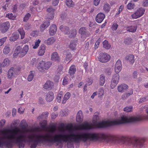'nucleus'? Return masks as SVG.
<instances>
[{"instance_id":"obj_57","label":"nucleus","mask_w":148,"mask_h":148,"mask_svg":"<svg viewBox=\"0 0 148 148\" xmlns=\"http://www.w3.org/2000/svg\"><path fill=\"white\" fill-rule=\"evenodd\" d=\"M100 40L99 39H98L97 41L95 43V49H96L99 46V44L100 43Z\"/></svg>"},{"instance_id":"obj_34","label":"nucleus","mask_w":148,"mask_h":148,"mask_svg":"<svg viewBox=\"0 0 148 148\" xmlns=\"http://www.w3.org/2000/svg\"><path fill=\"white\" fill-rule=\"evenodd\" d=\"M18 38V35L16 33H14L10 38V40L14 41L16 40Z\"/></svg>"},{"instance_id":"obj_48","label":"nucleus","mask_w":148,"mask_h":148,"mask_svg":"<svg viewBox=\"0 0 148 148\" xmlns=\"http://www.w3.org/2000/svg\"><path fill=\"white\" fill-rule=\"evenodd\" d=\"M118 25L116 23H113L112 26L111 27L112 29V30H116L117 29L118 27Z\"/></svg>"},{"instance_id":"obj_60","label":"nucleus","mask_w":148,"mask_h":148,"mask_svg":"<svg viewBox=\"0 0 148 148\" xmlns=\"http://www.w3.org/2000/svg\"><path fill=\"white\" fill-rule=\"evenodd\" d=\"M59 0H54L53 1L52 3L53 5L54 6L57 5L59 3Z\"/></svg>"},{"instance_id":"obj_21","label":"nucleus","mask_w":148,"mask_h":148,"mask_svg":"<svg viewBox=\"0 0 148 148\" xmlns=\"http://www.w3.org/2000/svg\"><path fill=\"white\" fill-rule=\"evenodd\" d=\"M76 71V68L74 65H71L69 70V73L72 77H73V75L75 74Z\"/></svg>"},{"instance_id":"obj_51","label":"nucleus","mask_w":148,"mask_h":148,"mask_svg":"<svg viewBox=\"0 0 148 148\" xmlns=\"http://www.w3.org/2000/svg\"><path fill=\"white\" fill-rule=\"evenodd\" d=\"M147 100H148V97L147 96L145 97H143L140 99L139 102L140 103H142L143 102H145Z\"/></svg>"},{"instance_id":"obj_61","label":"nucleus","mask_w":148,"mask_h":148,"mask_svg":"<svg viewBox=\"0 0 148 148\" xmlns=\"http://www.w3.org/2000/svg\"><path fill=\"white\" fill-rule=\"evenodd\" d=\"M58 114L52 113L51 115V118L52 119H54L58 116Z\"/></svg>"},{"instance_id":"obj_42","label":"nucleus","mask_w":148,"mask_h":148,"mask_svg":"<svg viewBox=\"0 0 148 148\" xmlns=\"http://www.w3.org/2000/svg\"><path fill=\"white\" fill-rule=\"evenodd\" d=\"M134 4L132 3H129L127 5V8L129 10L133 9L134 8Z\"/></svg>"},{"instance_id":"obj_6","label":"nucleus","mask_w":148,"mask_h":148,"mask_svg":"<svg viewBox=\"0 0 148 148\" xmlns=\"http://www.w3.org/2000/svg\"><path fill=\"white\" fill-rule=\"evenodd\" d=\"M110 58V56L107 53H100L98 57L99 61L102 63L108 62Z\"/></svg>"},{"instance_id":"obj_59","label":"nucleus","mask_w":148,"mask_h":148,"mask_svg":"<svg viewBox=\"0 0 148 148\" xmlns=\"http://www.w3.org/2000/svg\"><path fill=\"white\" fill-rule=\"evenodd\" d=\"M123 8V6L122 5H121L119 8V11L118 12L116 13V15H117L119 14L120 13V12L122 11Z\"/></svg>"},{"instance_id":"obj_10","label":"nucleus","mask_w":148,"mask_h":148,"mask_svg":"<svg viewBox=\"0 0 148 148\" xmlns=\"http://www.w3.org/2000/svg\"><path fill=\"white\" fill-rule=\"evenodd\" d=\"M105 17V14L103 13H99L96 17V21L98 23H101L103 21Z\"/></svg>"},{"instance_id":"obj_9","label":"nucleus","mask_w":148,"mask_h":148,"mask_svg":"<svg viewBox=\"0 0 148 148\" xmlns=\"http://www.w3.org/2000/svg\"><path fill=\"white\" fill-rule=\"evenodd\" d=\"M10 23L7 21L1 24L0 25V30L3 33L6 32L10 27Z\"/></svg>"},{"instance_id":"obj_32","label":"nucleus","mask_w":148,"mask_h":148,"mask_svg":"<svg viewBox=\"0 0 148 148\" xmlns=\"http://www.w3.org/2000/svg\"><path fill=\"white\" fill-rule=\"evenodd\" d=\"M110 5L107 3H105L103 6V10L106 12H108L110 10Z\"/></svg>"},{"instance_id":"obj_50","label":"nucleus","mask_w":148,"mask_h":148,"mask_svg":"<svg viewBox=\"0 0 148 148\" xmlns=\"http://www.w3.org/2000/svg\"><path fill=\"white\" fill-rule=\"evenodd\" d=\"M7 39V37H4L0 39V46H2Z\"/></svg>"},{"instance_id":"obj_28","label":"nucleus","mask_w":148,"mask_h":148,"mask_svg":"<svg viewBox=\"0 0 148 148\" xmlns=\"http://www.w3.org/2000/svg\"><path fill=\"white\" fill-rule=\"evenodd\" d=\"M79 33L81 34V35L83 36H87V35H89V34H88L87 35L86 34V30L84 27H82L80 28L79 30Z\"/></svg>"},{"instance_id":"obj_49","label":"nucleus","mask_w":148,"mask_h":148,"mask_svg":"<svg viewBox=\"0 0 148 148\" xmlns=\"http://www.w3.org/2000/svg\"><path fill=\"white\" fill-rule=\"evenodd\" d=\"M54 17L53 14L51 13H49L47 15V18L48 19H52Z\"/></svg>"},{"instance_id":"obj_52","label":"nucleus","mask_w":148,"mask_h":148,"mask_svg":"<svg viewBox=\"0 0 148 148\" xmlns=\"http://www.w3.org/2000/svg\"><path fill=\"white\" fill-rule=\"evenodd\" d=\"M63 69V67L62 66H61V65L59 66L57 69V71H58V73L60 74L62 73V71Z\"/></svg>"},{"instance_id":"obj_27","label":"nucleus","mask_w":148,"mask_h":148,"mask_svg":"<svg viewBox=\"0 0 148 148\" xmlns=\"http://www.w3.org/2000/svg\"><path fill=\"white\" fill-rule=\"evenodd\" d=\"M71 96L70 93L69 92H66L64 96V98L62 101V103L64 104L66 103L67 100Z\"/></svg>"},{"instance_id":"obj_44","label":"nucleus","mask_w":148,"mask_h":148,"mask_svg":"<svg viewBox=\"0 0 148 148\" xmlns=\"http://www.w3.org/2000/svg\"><path fill=\"white\" fill-rule=\"evenodd\" d=\"M31 14L29 13H28L27 14H26V15H25L24 17L23 18V21L24 22H27Z\"/></svg>"},{"instance_id":"obj_62","label":"nucleus","mask_w":148,"mask_h":148,"mask_svg":"<svg viewBox=\"0 0 148 148\" xmlns=\"http://www.w3.org/2000/svg\"><path fill=\"white\" fill-rule=\"evenodd\" d=\"M100 0H94V3L95 6L98 5L100 2Z\"/></svg>"},{"instance_id":"obj_54","label":"nucleus","mask_w":148,"mask_h":148,"mask_svg":"<svg viewBox=\"0 0 148 148\" xmlns=\"http://www.w3.org/2000/svg\"><path fill=\"white\" fill-rule=\"evenodd\" d=\"M28 3H21L20 5V7L21 8L23 9L25 8L27 5Z\"/></svg>"},{"instance_id":"obj_43","label":"nucleus","mask_w":148,"mask_h":148,"mask_svg":"<svg viewBox=\"0 0 148 148\" xmlns=\"http://www.w3.org/2000/svg\"><path fill=\"white\" fill-rule=\"evenodd\" d=\"M30 73L29 75L27 78V80L29 81H32L34 75L33 71H30Z\"/></svg>"},{"instance_id":"obj_37","label":"nucleus","mask_w":148,"mask_h":148,"mask_svg":"<svg viewBox=\"0 0 148 148\" xmlns=\"http://www.w3.org/2000/svg\"><path fill=\"white\" fill-rule=\"evenodd\" d=\"M49 114V113L48 112H43L41 115L39 116L38 117V119H46L48 117Z\"/></svg>"},{"instance_id":"obj_53","label":"nucleus","mask_w":148,"mask_h":148,"mask_svg":"<svg viewBox=\"0 0 148 148\" xmlns=\"http://www.w3.org/2000/svg\"><path fill=\"white\" fill-rule=\"evenodd\" d=\"M71 57L72 55L70 53H68L66 55V60L67 61L71 60Z\"/></svg>"},{"instance_id":"obj_35","label":"nucleus","mask_w":148,"mask_h":148,"mask_svg":"<svg viewBox=\"0 0 148 148\" xmlns=\"http://www.w3.org/2000/svg\"><path fill=\"white\" fill-rule=\"evenodd\" d=\"M10 61L8 58H5L4 59L3 62L1 64V66L4 67L5 66H8L9 65Z\"/></svg>"},{"instance_id":"obj_17","label":"nucleus","mask_w":148,"mask_h":148,"mask_svg":"<svg viewBox=\"0 0 148 148\" xmlns=\"http://www.w3.org/2000/svg\"><path fill=\"white\" fill-rule=\"evenodd\" d=\"M128 86L126 84H123L118 86L117 87V89L119 92H123L125 90L127 89Z\"/></svg>"},{"instance_id":"obj_1","label":"nucleus","mask_w":148,"mask_h":148,"mask_svg":"<svg viewBox=\"0 0 148 148\" xmlns=\"http://www.w3.org/2000/svg\"><path fill=\"white\" fill-rule=\"evenodd\" d=\"M99 118L98 115L95 114L94 115L93 118V123L86 122H84L76 127L75 129L77 130H78L91 129L95 128H101L126 123H135L141 120V118L140 117L133 116H123L121 120L97 122V121Z\"/></svg>"},{"instance_id":"obj_16","label":"nucleus","mask_w":148,"mask_h":148,"mask_svg":"<svg viewBox=\"0 0 148 148\" xmlns=\"http://www.w3.org/2000/svg\"><path fill=\"white\" fill-rule=\"evenodd\" d=\"M50 24V22L49 21H45L40 26V30L42 32H43Z\"/></svg>"},{"instance_id":"obj_24","label":"nucleus","mask_w":148,"mask_h":148,"mask_svg":"<svg viewBox=\"0 0 148 148\" xmlns=\"http://www.w3.org/2000/svg\"><path fill=\"white\" fill-rule=\"evenodd\" d=\"M77 34L76 30L75 29L71 30V32H69L68 34L69 37L70 38H73L75 37Z\"/></svg>"},{"instance_id":"obj_47","label":"nucleus","mask_w":148,"mask_h":148,"mask_svg":"<svg viewBox=\"0 0 148 148\" xmlns=\"http://www.w3.org/2000/svg\"><path fill=\"white\" fill-rule=\"evenodd\" d=\"M41 40L39 39L37 41H36L35 45L33 47V48L34 49H36L39 46V44L40 43Z\"/></svg>"},{"instance_id":"obj_31","label":"nucleus","mask_w":148,"mask_h":148,"mask_svg":"<svg viewBox=\"0 0 148 148\" xmlns=\"http://www.w3.org/2000/svg\"><path fill=\"white\" fill-rule=\"evenodd\" d=\"M103 47L106 49H109L111 47L110 45L108 43V41L105 40L103 42Z\"/></svg>"},{"instance_id":"obj_63","label":"nucleus","mask_w":148,"mask_h":148,"mask_svg":"<svg viewBox=\"0 0 148 148\" xmlns=\"http://www.w3.org/2000/svg\"><path fill=\"white\" fill-rule=\"evenodd\" d=\"M62 97V96H61L60 94H58L57 98V101L58 102L60 103L61 102Z\"/></svg>"},{"instance_id":"obj_38","label":"nucleus","mask_w":148,"mask_h":148,"mask_svg":"<svg viewBox=\"0 0 148 148\" xmlns=\"http://www.w3.org/2000/svg\"><path fill=\"white\" fill-rule=\"evenodd\" d=\"M124 43L126 45H129L132 43V38L130 37L124 39Z\"/></svg>"},{"instance_id":"obj_15","label":"nucleus","mask_w":148,"mask_h":148,"mask_svg":"<svg viewBox=\"0 0 148 148\" xmlns=\"http://www.w3.org/2000/svg\"><path fill=\"white\" fill-rule=\"evenodd\" d=\"M134 56L133 55L130 54L125 57V60L130 64H132L134 62Z\"/></svg>"},{"instance_id":"obj_30","label":"nucleus","mask_w":148,"mask_h":148,"mask_svg":"<svg viewBox=\"0 0 148 148\" xmlns=\"http://www.w3.org/2000/svg\"><path fill=\"white\" fill-rule=\"evenodd\" d=\"M10 45H7L5 46L3 50V53L5 54H8L10 52Z\"/></svg>"},{"instance_id":"obj_58","label":"nucleus","mask_w":148,"mask_h":148,"mask_svg":"<svg viewBox=\"0 0 148 148\" xmlns=\"http://www.w3.org/2000/svg\"><path fill=\"white\" fill-rule=\"evenodd\" d=\"M143 5L144 6L146 7L148 6V0H143Z\"/></svg>"},{"instance_id":"obj_26","label":"nucleus","mask_w":148,"mask_h":148,"mask_svg":"<svg viewBox=\"0 0 148 148\" xmlns=\"http://www.w3.org/2000/svg\"><path fill=\"white\" fill-rule=\"evenodd\" d=\"M137 28L136 25L129 26L127 27V31L130 32H134L136 31Z\"/></svg>"},{"instance_id":"obj_22","label":"nucleus","mask_w":148,"mask_h":148,"mask_svg":"<svg viewBox=\"0 0 148 148\" xmlns=\"http://www.w3.org/2000/svg\"><path fill=\"white\" fill-rule=\"evenodd\" d=\"M60 58L56 52L53 53L51 55V60L53 61H58Z\"/></svg>"},{"instance_id":"obj_7","label":"nucleus","mask_w":148,"mask_h":148,"mask_svg":"<svg viewBox=\"0 0 148 148\" xmlns=\"http://www.w3.org/2000/svg\"><path fill=\"white\" fill-rule=\"evenodd\" d=\"M145 11L144 8H139L131 15V16L133 18H137L142 16L144 14Z\"/></svg>"},{"instance_id":"obj_12","label":"nucleus","mask_w":148,"mask_h":148,"mask_svg":"<svg viewBox=\"0 0 148 148\" xmlns=\"http://www.w3.org/2000/svg\"><path fill=\"white\" fill-rule=\"evenodd\" d=\"M54 99V94L51 91H49L46 95L45 99L48 102L52 101Z\"/></svg>"},{"instance_id":"obj_33","label":"nucleus","mask_w":148,"mask_h":148,"mask_svg":"<svg viewBox=\"0 0 148 148\" xmlns=\"http://www.w3.org/2000/svg\"><path fill=\"white\" fill-rule=\"evenodd\" d=\"M105 76L101 74V75L99 79V84L101 86H103L105 82Z\"/></svg>"},{"instance_id":"obj_39","label":"nucleus","mask_w":148,"mask_h":148,"mask_svg":"<svg viewBox=\"0 0 148 148\" xmlns=\"http://www.w3.org/2000/svg\"><path fill=\"white\" fill-rule=\"evenodd\" d=\"M18 31L21 36V39H23L24 38L25 34L24 30H23V29L22 28L19 29Z\"/></svg>"},{"instance_id":"obj_36","label":"nucleus","mask_w":148,"mask_h":148,"mask_svg":"<svg viewBox=\"0 0 148 148\" xmlns=\"http://www.w3.org/2000/svg\"><path fill=\"white\" fill-rule=\"evenodd\" d=\"M66 4L69 7H73L74 6V3L72 0H66Z\"/></svg>"},{"instance_id":"obj_29","label":"nucleus","mask_w":148,"mask_h":148,"mask_svg":"<svg viewBox=\"0 0 148 148\" xmlns=\"http://www.w3.org/2000/svg\"><path fill=\"white\" fill-rule=\"evenodd\" d=\"M77 42L76 40H73L71 41L69 45V47L72 50L75 49Z\"/></svg>"},{"instance_id":"obj_19","label":"nucleus","mask_w":148,"mask_h":148,"mask_svg":"<svg viewBox=\"0 0 148 148\" xmlns=\"http://www.w3.org/2000/svg\"><path fill=\"white\" fill-rule=\"evenodd\" d=\"M57 31V27L56 25L55 24H53L51 25L49 29V34L50 35L53 36L54 35Z\"/></svg>"},{"instance_id":"obj_55","label":"nucleus","mask_w":148,"mask_h":148,"mask_svg":"<svg viewBox=\"0 0 148 148\" xmlns=\"http://www.w3.org/2000/svg\"><path fill=\"white\" fill-rule=\"evenodd\" d=\"M111 69L110 68H108L106 69L105 70V72L108 75H109L111 74Z\"/></svg>"},{"instance_id":"obj_8","label":"nucleus","mask_w":148,"mask_h":148,"mask_svg":"<svg viewBox=\"0 0 148 148\" xmlns=\"http://www.w3.org/2000/svg\"><path fill=\"white\" fill-rule=\"evenodd\" d=\"M119 75L118 74L114 75L113 76L110 85L111 88H114L118 84L119 79Z\"/></svg>"},{"instance_id":"obj_64","label":"nucleus","mask_w":148,"mask_h":148,"mask_svg":"<svg viewBox=\"0 0 148 148\" xmlns=\"http://www.w3.org/2000/svg\"><path fill=\"white\" fill-rule=\"evenodd\" d=\"M60 114L62 116H66L67 115V113L65 111H62L60 112Z\"/></svg>"},{"instance_id":"obj_41","label":"nucleus","mask_w":148,"mask_h":148,"mask_svg":"<svg viewBox=\"0 0 148 148\" xmlns=\"http://www.w3.org/2000/svg\"><path fill=\"white\" fill-rule=\"evenodd\" d=\"M68 77L69 76H66L64 78L62 82V84L63 85H66L68 83L69 81Z\"/></svg>"},{"instance_id":"obj_14","label":"nucleus","mask_w":148,"mask_h":148,"mask_svg":"<svg viewBox=\"0 0 148 148\" xmlns=\"http://www.w3.org/2000/svg\"><path fill=\"white\" fill-rule=\"evenodd\" d=\"M83 116L82 111L81 110H79L77 114L76 121L77 122L80 123L83 121Z\"/></svg>"},{"instance_id":"obj_20","label":"nucleus","mask_w":148,"mask_h":148,"mask_svg":"<svg viewBox=\"0 0 148 148\" xmlns=\"http://www.w3.org/2000/svg\"><path fill=\"white\" fill-rule=\"evenodd\" d=\"M46 50V46L44 45H41L39 47L38 51V54L40 56H42L44 54Z\"/></svg>"},{"instance_id":"obj_23","label":"nucleus","mask_w":148,"mask_h":148,"mask_svg":"<svg viewBox=\"0 0 148 148\" xmlns=\"http://www.w3.org/2000/svg\"><path fill=\"white\" fill-rule=\"evenodd\" d=\"M56 40V39L53 37H51L45 40V42L47 45H51L55 42Z\"/></svg>"},{"instance_id":"obj_11","label":"nucleus","mask_w":148,"mask_h":148,"mask_svg":"<svg viewBox=\"0 0 148 148\" xmlns=\"http://www.w3.org/2000/svg\"><path fill=\"white\" fill-rule=\"evenodd\" d=\"M122 68V64L121 61L118 60L116 62L115 66L114 69L115 72L116 73H119Z\"/></svg>"},{"instance_id":"obj_45","label":"nucleus","mask_w":148,"mask_h":148,"mask_svg":"<svg viewBox=\"0 0 148 148\" xmlns=\"http://www.w3.org/2000/svg\"><path fill=\"white\" fill-rule=\"evenodd\" d=\"M6 17L10 19L13 20L15 19L16 16L15 15L14 16L11 13L7 14Z\"/></svg>"},{"instance_id":"obj_46","label":"nucleus","mask_w":148,"mask_h":148,"mask_svg":"<svg viewBox=\"0 0 148 148\" xmlns=\"http://www.w3.org/2000/svg\"><path fill=\"white\" fill-rule=\"evenodd\" d=\"M31 27V25L29 23H26L24 25V28L25 30H29Z\"/></svg>"},{"instance_id":"obj_3","label":"nucleus","mask_w":148,"mask_h":148,"mask_svg":"<svg viewBox=\"0 0 148 148\" xmlns=\"http://www.w3.org/2000/svg\"><path fill=\"white\" fill-rule=\"evenodd\" d=\"M20 71L19 68L11 67L8 70L7 73L8 79L11 80L17 77Z\"/></svg>"},{"instance_id":"obj_13","label":"nucleus","mask_w":148,"mask_h":148,"mask_svg":"<svg viewBox=\"0 0 148 148\" xmlns=\"http://www.w3.org/2000/svg\"><path fill=\"white\" fill-rule=\"evenodd\" d=\"M60 29L65 34H67L69 32L70 29L67 26L61 25L60 27Z\"/></svg>"},{"instance_id":"obj_18","label":"nucleus","mask_w":148,"mask_h":148,"mask_svg":"<svg viewBox=\"0 0 148 148\" xmlns=\"http://www.w3.org/2000/svg\"><path fill=\"white\" fill-rule=\"evenodd\" d=\"M53 86V83L50 81H48L43 85V87L45 89H50Z\"/></svg>"},{"instance_id":"obj_4","label":"nucleus","mask_w":148,"mask_h":148,"mask_svg":"<svg viewBox=\"0 0 148 148\" xmlns=\"http://www.w3.org/2000/svg\"><path fill=\"white\" fill-rule=\"evenodd\" d=\"M52 64L50 62H46L44 61H40L38 66V69L39 71L43 72L46 70L48 69Z\"/></svg>"},{"instance_id":"obj_2","label":"nucleus","mask_w":148,"mask_h":148,"mask_svg":"<svg viewBox=\"0 0 148 148\" xmlns=\"http://www.w3.org/2000/svg\"><path fill=\"white\" fill-rule=\"evenodd\" d=\"M145 141L144 138L136 136L130 137L122 136L117 139L116 142L121 145L127 144L130 146L132 145L135 148H143Z\"/></svg>"},{"instance_id":"obj_5","label":"nucleus","mask_w":148,"mask_h":148,"mask_svg":"<svg viewBox=\"0 0 148 148\" xmlns=\"http://www.w3.org/2000/svg\"><path fill=\"white\" fill-rule=\"evenodd\" d=\"M29 50L28 46L27 45H25L23 48L20 46H18L16 49V51H18V56L21 58L24 56L27 52Z\"/></svg>"},{"instance_id":"obj_25","label":"nucleus","mask_w":148,"mask_h":148,"mask_svg":"<svg viewBox=\"0 0 148 148\" xmlns=\"http://www.w3.org/2000/svg\"><path fill=\"white\" fill-rule=\"evenodd\" d=\"M133 90H131L130 92L128 93H125L123 94L121 96V98L123 100H125L130 96L132 95L133 93Z\"/></svg>"},{"instance_id":"obj_40","label":"nucleus","mask_w":148,"mask_h":148,"mask_svg":"<svg viewBox=\"0 0 148 148\" xmlns=\"http://www.w3.org/2000/svg\"><path fill=\"white\" fill-rule=\"evenodd\" d=\"M133 110V107L132 106H130L125 107L123 109L124 111L126 112H131Z\"/></svg>"},{"instance_id":"obj_56","label":"nucleus","mask_w":148,"mask_h":148,"mask_svg":"<svg viewBox=\"0 0 148 148\" xmlns=\"http://www.w3.org/2000/svg\"><path fill=\"white\" fill-rule=\"evenodd\" d=\"M5 123V121L4 119H2L0 121V127H3Z\"/></svg>"}]
</instances>
